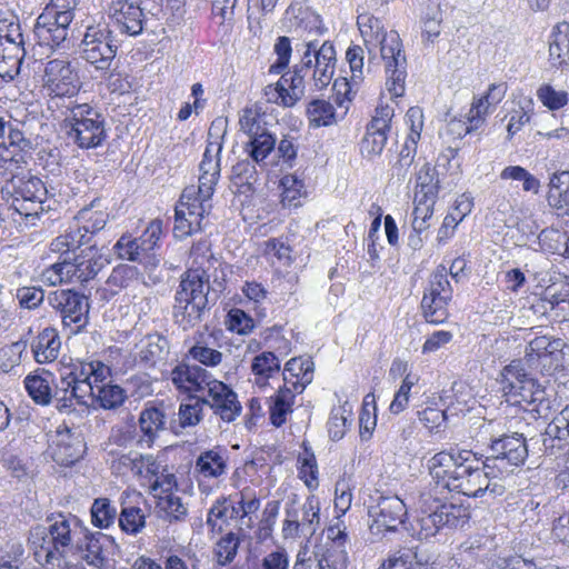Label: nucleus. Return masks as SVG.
Segmentation results:
<instances>
[{
    "label": "nucleus",
    "instance_id": "1",
    "mask_svg": "<svg viewBox=\"0 0 569 569\" xmlns=\"http://www.w3.org/2000/svg\"><path fill=\"white\" fill-rule=\"evenodd\" d=\"M202 266H190L181 274L174 295L173 318L183 330L201 323L226 289V271L218 270L214 261Z\"/></svg>",
    "mask_w": 569,
    "mask_h": 569
},
{
    "label": "nucleus",
    "instance_id": "2",
    "mask_svg": "<svg viewBox=\"0 0 569 569\" xmlns=\"http://www.w3.org/2000/svg\"><path fill=\"white\" fill-rule=\"evenodd\" d=\"M357 26L367 46L373 42L380 44V53L386 67V89L391 98L402 97L407 59L399 34L396 31L386 32L382 22L367 11L359 12Z\"/></svg>",
    "mask_w": 569,
    "mask_h": 569
},
{
    "label": "nucleus",
    "instance_id": "3",
    "mask_svg": "<svg viewBox=\"0 0 569 569\" xmlns=\"http://www.w3.org/2000/svg\"><path fill=\"white\" fill-rule=\"evenodd\" d=\"M417 507L419 517L416 520L413 530L421 540L429 539L443 528H461L470 518L467 507L455 503H442L430 491H422L419 495Z\"/></svg>",
    "mask_w": 569,
    "mask_h": 569
},
{
    "label": "nucleus",
    "instance_id": "4",
    "mask_svg": "<svg viewBox=\"0 0 569 569\" xmlns=\"http://www.w3.org/2000/svg\"><path fill=\"white\" fill-rule=\"evenodd\" d=\"M78 529L79 521L76 517L69 519L62 515H59L48 528H34L30 542L36 561L41 566H48L66 557Z\"/></svg>",
    "mask_w": 569,
    "mask_h": 569
},
{
    "label": "nucleus",
    "instance_id": "5",
    "mask_svg": "<svg viewBox=\"0 0 569 569\" xmlns=\"http://www.w3.org/2000/svg\"><path fill=\"white\" fill-rule=\"evenodd\" d=\"M64 119L67 134L81 149H94L107 139L106 117L89 103H74Z\"/></svg>",
    "mask_w": 569,
    "mask_h": 569
},
{
    "label": "nucleus",
    "instance_id": "6",
    "mask_svg": "<svg viewBox=\"0 0 569 569\" xmlns=\"http://www.w3.org/2000/svg\"><path fill=\"white\" fill-rule=\"evenodd\" d=\"M528 457L526 438L513 432L491 440L489 455L482 462L483 468L497 469L500 473H510L523 465Z\"/></svg>",
    "mask_w": 569,
    "mask_h": 569
},
{
    "label": "nucleus",
    "instance_id": "7",
    "mask_svg": "<svg viewBox=\"0 0 569 569\" xmlns=\"http://www.w3.org/2000/svg\"><path fill=\"white\" fill-rule=\"evenodd\" d=\"M501 385L508 401L513 405H533L545 399V390L522 368L521 361H511L501 371Z\"/></svg>",
    "mask_w": 569,
    "mask_h": 569
},
{
    "label": "nucleus",
    "instance_id": "8",
    "mask_svg": "<svg viewBox=\"0 0 569 569\" xmlns=\"http://www.w3.org/2000/svg\"><path fill=\"white\" fill-rule=\"evenodd\" d=\"M306 47L301 68H296L293 72L282 74L274 86L266 87L264 94L269 102L292 107L303 96V79L312 67L311 48H315V42H308Z\"/></svg>",
    "mask_w": 569,
    "mask_h": 569
},
{
    "label": "nucleus",
    "instance_id": "9",
    "mask_svg": "<svg viewBox=\"0 0 569 569\" xmlns=\"http://www.w3.org/2000/svg\"><path fill=\"white\" fill-rule=\"evenodd\" d=\"M49 305L60 315L62 325L70 335L78 333L88 323L89 300L73 290H56L48 296Z\"/></svg>",
    "mask_w": 569,
    "mask_h": 569
},
{
    "label": "nucleus",
    "instance_id": "10",
    "mask_svg": "<svg viewBox=\"0 0 569 569\" xmlns=\"http://www.w3.org/2000/svg\"><path fill=\"white\" fill-rule=\"evenodd\" d=\"M320 527V501L311 495L302 505L295 501L287 505L282 525L283 538L311 537Z\"/></svg>",
    "mask_w": 569,
    "mask_h": 569
},
{
    "label": "nucleus",
    "instance_id": "11",
    "mask_svg": "<svg viewBox=\"0 0 569 569\" xmlns=\"http://www.w3.org/2000/svg\"><path fill=\"white\" fill-rule=\"evenodd\" d=\"M452 298V288L448 280V270L439 266L430 277L428 288L421 300L426 320L430 323H443L448 318V303Z\"/></svg>",
    "mask_w": 569,
    "mask_h": 569
},
{
    "label": "nucleus",
    "instance_id": "12",
    "mask_svg": "<svg viewBox=\"0 0 569 569\" xmlns=\"http://www.w3.org/2000/svg\"><path fill=\"white\" fill-rule=\"evenodd\" d=\"M117 47L113 44L111 31L100 26L87 28L81 41L82 58L97 70L106 72L110 69L116 57Z\"/></svg>",
    "mask_w": 569,
    "mask_h": 569
},
{
    "label": "nucleus",
    "instance_id": "13",
    "mask_svg": "<svg viewBox=\"0 0 569 569\" xmlns=\"http://www.w3.org/2000/svg\"><path fill=\"white\" fill-rule=\"evenodd\" d=\"M222 142L220 134L217 132L216 140L209 141L203 152L202 160L199 164L200 176L198 187L189 186L194 191V202L211 204L210 200L213 196L216 184L220 177V153Z\"/></svg>",
    "mask_w": 569,
    "mask_h": 569
},
{
    "label": "nucleus",
    "instance_id": "14",
    "mask_svg": "<svg viewBox=\"0 0 569 569\" xmlns=\"http://www.w3.org/2000/svg\"><path fill=\"white\" fill-rule=\"evenodd\" d=\"M473 458V452L459 448H450L433 455L427 462L429 475L437 487L450 490L451 482L459 475V469Z\"/></svg>",
    "mask_w": 569,
    "mask_h": 569
},
{
    "label": "nucleus",
    "instance_id": "15",
    "mask_svg": "<svg viewBox=\"0 0 569 569\" xmlns=\"http://www.w3.org/2000/svg\"><path fill=\"white\" fill-rule=\"evenodd\" d=\"M200 396L204 407H209L224 422L234 421L241 413L242 407L237 393L214 377Z\"/></svg>",
    "mask_w": 569,
    "mask_h": 569
},
{
    "label": "nucleus",
    "instance_id": "16",
    "mask_svg": "<svg viewBox=\"0 0 569 569\" xmlns=\"http://www.w3.org/2000/svg\"><path fill=\"white\" fill-rule=\"evenodd\" d=\"M192 188H184L176 207L174 236L186 238L202 229L201 222L209 213L211 204L194 202Z\"/></svg>",
    "mask_w": 569,
    "mask_h": 569
},
{
    "label": "nucleus",
    "instance_id": "17",
    "mask_svg": "<svg viewBox=\"0 0 569 569\" xmlns=\"http://www.w3.org/2000/svg\"><path fill=\"white\" fill-rule=\"evenodd\" d=\"M98 382H71L66 378L56 381V407L61 412H71L76 406H94Z\"/></svg>",
    "mask_w": 569,
    "mask_h": 569
},
{
    "label": "nucleus",
    "instance_id": "18",
    "mask_svg": "<svg viewBox=\"0 0 569 569\" xmlns=\"http://www.w3.org/2000/svg\"><path fill=\"white\" fill-rule=\"evenodd\" d=\"M44 88L56 97H71L80 88V81L71 63L63 59L50 60L44 68Z\"/></svg>",
    "mask_w": 569,
    "mask_h": 569
},
{
    "label": "nucleus",
    "instance_id": "19",
    "mask_svg": "<svg viewBox=\"0 0 569 569\" xmlns=\"http://www.w3.org/2000/svg\"><path fill=\"white\" fill-rule=\"evenodd\" d=\"M73 16H59L53 9H44L33 28L39 46L59 48L67 40Z\"/></svg>",
    "mask_w": 569,
    "mask_h": 569
},
{
    "label": "nucleus",
    "instance_id": "20",
    "mask_svg": "<svg viewBox=\"0 0 569 569\" xmlns=\"http://www.w3.org/2000/svg\"><path fill=\"white\" fill-rule=\"evenodd\" d=\"M368 513L372 518L371 530L396 531L405 522L407 507L398 496H379Z\"/></svg>",
    "mask_w": 569,
    "mask_h": 569
},
{
    "label": "nucleus",
    "instance_id": "21",
    "mask_svg": "<svg viewBox=\"0 0 569 569\" xmlns=\"http://www.w3.org/2000/svg\"><path fill=\"white\" fill-rule=\"evenodd\" d=\"M83 552L82 559L96 569H114L113 556L118 550L114 539L106 533H86L84 547L78 543Z\"/></svg>",
    "mask_w": 569,
    "mask_h": 569
},
{
    "label": "nucleus",
    "instance_id": "22",
    "mask_svg": "<svg viewBox=\"0 0 569 569\" xmlns=\"http://www.w3.org/2000/svg\"><path fill=\"white\" fill-rule=\"evenodd\" d=\"M167 412L162 401H148L141 410L138 419L139 437L137 447L140 449L151 448L166 429Z\"/></svg>",
    "mask_w": 569,
    "mask_h": 569
},
{
    "label": "nucleus",
    "instance_id": "23",
    "mask_svg": "<svg viewBox=\"0 0 569 569\" xmlns=\"http://www.w3.org/2000/svg\"><path fill=\"white\" fill-rule=\"evenodd\" d=\"M50 453L52 459L61 466H70L82 458L86 443L79 432L67 426H60L51 437Z\"/></svg>",
    "mask_w": 569,
    "mask_h": 569
},
{
    "label": "nucleus",
    "instance_id": "24",
    "mask_svg": "<svg viewBox=\"0 0 569 569\" xmlns=\"http://www.w3.org/2000/svg\"><path fill=\"white\" fill-rule=\"evenodd\" d=\"M170 379L180 392L192 396L204 393L213 376L207 369L198 365L180 362L171 370Z\"/></svg>",
    "mask_w": 569,
    "mask_h": 569
},
{
    "label": "nucleus",
    "instance_id": "25",
    "mask_svg": "<svg viewBox=\"0 0 569 569\" xmlns=\"http://www.w3.org/2000/svg\"><path fill=\"white\" fill-rule=\"evenodd\" d=\"M566 349H569V346L563 339L540 336L528 343L525 358L530 365L543 361L558 368L562 366Z\"/></svg>",
    "mask_w": 569,
    "mask_h": 569
},
{
    "label": "nucleus",
    "instance_id": "26",
    "mask_svg": "<svg viewBox=\"0 0 569 569\" xmlns=\"http://www.w3.org/2000/svg\"><path fill=\"white\" fill-rule=\"evenodd\" d=\"M109 17L122 33L138 36L143 30L144 14L133 0L113 1L109 7Z\"/></svg>",
    "mask_w": 569,
    "mask_h": 569
},
{
    "label": "nucleus",
    "instance_id": "27",
    "mask_svg": "<svg viewBox=\"0 0 569 569\" xmlns=\"http://www.w3.org/2000/svg\"><path fill=\"white\" fill-rule=\"evenodd\" d=\"M542 445L550 456L557 457L569 450V403L546 427Z\"/></svg>",
    "mask_w": 569,
    "mask_h": 569
},
{
    "label": "nucleus",
    "instance_id": "28",
    "mask_svg": "<svg viewBox=\"0 0 569 569\" xmlns=\"http://www.w3.org/2000/svg\"><path fill=\"white\" fill-rule=\"evenodd\" d=\"M107 260L98 252L94 244L81 250L72 260L68 259L71 281L87 282L93 279L104 267Z\"/></svg>",
    "mask_w": 569,
    "mask_h": 569
},
{
    "label": "nucleus",
    "instance_id": "29",
    "mask_svg": "<svg viewBox=\"0 0 569 569\" xmlns=\"http://www.w3.org/2000/svg\"><path fill=\"white\" fill-rule=\"evenodd\" d=\"M118 258L138 262L146 269H153L159 264V258L154 252H150L142 246L138 238L123 234L113 247Z\"/></svg>",
    "mask_w": 569,
    "mask_h": 569
},
{
    "label": "nucleus",
    "instance_id": "30",
    "mask_svg": "<svg viewBox=\"0 0 569 569\" xmlns=\"http://www.w3.org/2000/svg\"><path fill=\"white\" fill-rule=\"evenodd\" d=\"M315 53V69L312 72L313 84L317 89L326 88L333 76L336 50L332 43L326 41L320 48H311V53Z\"/></svg>",
    "mask_w": 569,
    "mask_h": 569
},
{
    "label": "nucleus",
    "instance_id": "31",
    "mask_svg": "<svg viewBox=\"0 0 569 569\" xmlns=\"http://www.w3.org/2000/svg\"><path fill=\"white\" fill-rule=\"evenodd\" d=\"M109 375V368L98 360L92 361H77L70 366H64L60 370L59 378H66L71 382L92 381L103 382Z\"/></svg>",
    "mask_w": 569,
    "mask_h": 569
},
{
    "label": "nucleus",
    "instance_id": "32",
    "mask_svg": "<svg viewBox=\"0 0 569 569\" xmlns=\"http://www.w3.org/2000/svg\"><path fill=\"white\" fill-rule=\"evenodd\" d=\"M289 378L286 376L284 383L278 392L269 399V418L272 426L279 428L287 421V416L292 412L296 392L289 386Z\"/></svg>",
    "mask_w": 569,
    "mask_h": 569
},
{
    "label": "nucleus",
    "instance_id": "33",
    "mask_svg": "<svg viewBox=\"0 0 569 569\" xmlns=\"http://www.w3.org/2000/svg\"><path fill=\"white\" fill-rule=\"evenodd\" d=\"M61 348V340L54 328H44L32 341L31 350L38 363L54 361Z\"/></svg>",
    "mask_w": 569,
    "mask_h": 569
},
{
    "label": "nucleus",
    "instance_id": "34",
    "mask_svg": "<svg viewBox=\"0 0 569 569\" xmlns=\"http://www.w3.org/2000/svg\"><path fill=\"white\" fill-rule=\"evenodd\" d=\"M226 450L220 448L201 452L194 463V472L203 478H219L227 472Z\"/></svg>",
    "mask_w": 569,
    "mask_h": 569
},
{
    "label": "nucleus",
    "instance_id": "35",
    "mask_svg": "<svg viewBox=\"0 0 569 569\" xmlns=\"http://www.w3.org/2000/svg\"><path fill=\"white\" fill-rule=\"evenodd\" d=\"M549 62L555 68L569 66V23L566 21L559 22L552 30Z\"/></svg>",
    "mask_w": 569,
    "mask_h": 569
},
{
    "label": "nucleus",
    "instance_id": "36",
    "mask_svg": "<svg viewBox=\"0 0 569 569\" xmlns=\"http://www.w3.org/2000/svg\"><path fill=\"white\" fill-rule=\"evenodd\" d=\"M7 189L11 188L13 191V199L21 198V200H38L44 201L47 197V188L43 181L36 176L14 177L6 186Z\"/></svg>",
    "mask_w": 569,
    "mask_h": 569
},
{
    "label": "nucleus",
    "instance_id": "37",
    "mask_svg": "<svg viewBox=\"0 0 569 569\" xmlns=\"http://www.w3.org/2000/svg\"><path fill=\"white\" fill-rule=\"evenodd\" d=\"M52 375L43 371L41 375H29L24 379V387L31 399L41 406H47L56 400V388H51Z\"/></svg>",
    "mask_w": 569,
    "mask_h": 569
},
{
    "label": "nucleus",
    "instance_id": "38",
    "mask_svg": "<svg viewBox=\"0 0 569 569\" xmlns=\"http://www.w3.org/2000/svg\"><path fill=\"white\" fill-rule=\"evenodd\" d=\"M313 362L310 359L292 358L286 366L283 371V380L286 376L289 378V386L296 392H302L312 381Z\"/></svg>",
    "mask_w": 569,
    "mask_h": 569
},
{
    "label": "nucleus",
    "instance_id": "39",
    "mask_svg": "<svg viewBox=\"0 0 569 569\" xmlns=\"http://www.w3.org/2000/svg\"><path fill=\"white\" fill-rule=\"evenodd\" d=\"M547 200L550 207L569 216V171L555 173L550 179Z\"/></svg>",
    "mask_w": 569,
    "mask_h": 569
},
{
    "label": "nucleus",
    "instance_id": "40",
    "mask_svg": "<svg viewBox=\"0 0 569 569\" xmlns=\"http://www.w3.org/2000/svg\"><path fill=\"white\" fill-rule=\"evenodd\" d=\"M256 164L249 160H241L232 167L231 181L238 193L249 197L254 192V186L259 180Z\"/></svg>",
    "mask_w": 569,
    "mask_h": 569
},
{
    "label": "nucleus",
    "instance_id": "41",
    "mask_svg": "<svg viewBox=\"0 0 569 569\" xmlns=\"http://www.w3.org/2000/svg\"><path fill=\"white\" fill-rule=\"evenodd\" d=\"M24 56L22 46L0 40V77L13 79L20 71Z\"/></svg>",
    "mask_w": 569,
    "mask_h": 569
},
{
    "label": "nucleus",
    "instance_id": "42",
    "mask_svg": "<svg viewBox=\"0 0 569 569\" xmlns=\"http://www.w3.org/2000/svg\"><path fill=\"white\" fill-rule=\"evenodd\" d=\"M156 508L159 517L169 522H181L188 516V506L176 492L158 495Z\"/></svg>",
    "mask_w": 569,
    "mask_h": 569
},
{
    "label": "nucleus",
    "instance_id": "43",
    "mask_svg": "<svg viewBox=\"0 0 569 569\" xmlns=\"http://www.w3.org/2000/svg\"><path fill=\"white\" fill-rule=\"evenodd\" d=\"M108 218L109 214L106 208L101 207L99 199H94L88 207L82 208L76 217L78 223L91 236L106 227Z\"/></svg>",
    "mask_w": 569,
    "mask_h": 569
},
{
    "label": "nucleus",
    "instance_id": "44",
    "mask_svg": "<svg viewBox=\"0 0 569 569\" xmlns=\"http://www.w3.org/2000/svg\"><path fill=\"white\" fill-rule=\"evenodd\" d=\"M439 193V179L435 168L425 163L417 173L415 197L417 199L437 200Z\"/></svg>",
    "mask_w": 569,
    "mask_h": 569
},
{
    "label": "nucleus",
    "instance_id": "45",
    "mask_svg": "<svg viewBox=\"0 0 569 569\" xmlns=\"http://www.w3.org/2000/svg\"><path fill=\"white\" fill-rule=\"evenodd\" d=\"M109 455L111 456V469L114 473L120 476L131 473L136 477H141L140 452L133 450L129 452L111 450Z\"/></svg>",
    "mask_w": 569,
    "mask_h": 569
},
{
    "label": "nucleus",
    "instance_id": "46",
    "mask_svg": "<svg viewBox=\"0 0 569 569\" xmlns=\"http://www.w3.org/2000/svg\"><path fill=\"white\" fill-rule=\"evenodd\" d=\"M127 399V392L118 385L98 382L94 406L104 410L121 407Z\"/></svg>",
    "mask_w": 569,
    "mask_h": 569
},
{
    "label": "nucleus",
    "instance_id": "47",
    "mask_svg": "<svg viewBox=\"0 0 569 569\" xmlns=\"http://www.w3.org/2000/svg\"><path fill=\"white\" fill-rule=\"evenodd\" d=\"M347 535L343 531L338 530L333 537L335 547L328 549L327 552L318 561V569H347L348 555L343 550L342 543Z\"/></svg>",
    "mask_w": 569,
    "mask_h": 569
},
{
    "label": "nucleus",
    "instance_id": "48",
    "mask_svg": "<svg viewBox=\"0 0 569 569\" xmlns=\"http://www.w3.org/2000/svg\"><path fill=\"white\" fill-rule=\"evenodd\" d=\"M417 153V143L413 140H406L401 147L397 160L391 166V179L398 182L406 180L410 174V169Z\"/></svg>",
    "mask_w": 569,
    "mask_h": 569
},
{
    "label": "nucleus",
    "instance_id": "49",
    "mask_svg": "<svg viewBox=\"0 0 569 569\" xmlns=\"http://www.w3.org/2000/svg\"><path fill=\"white\" fill-rule=\"evenodd\" d=\"M251 371L256 376L257 383H264L267 379L280 371V360L273 352L263 351L253 358Z\"/></svg>",
    "mask_w": 569,
    "mask_h": 569
},
{
    "label": "nucleus",
    "instance_id": "50",
    "mask_svg": "<svg viewBox=\"0 0 569 569\" xmlns=\"http://www.w3.org/2000/svg\"><path fill=\"white\" fill-rule=\"evenodd\" d=\"M168 340L164 337L158 333L149 335L143 341L139 356L146 363L156 365L158 361L164 359L168 353Z\"/></svg>",
    "mask_w": 569,
    "mask_h": 569
},
{
    "label": "nucleus",
    "instance_id": "51",
    "mask_svg": "<svg viewBox=\"0 0 569 569\" xmlns=\"http://www.w3.org/2000/svg\"><path fill=\"white\" fill-rule=\"evenodd\" d=\"M204 405L200 395L189 396L179 407L178 417L182 428L194 427L203 419Z\"/></svg>",
    "mask_w": 569,
    "mask_h": 569
},
{
    "label": "nucleus",
    "instance_id": "52",
    "mask_svg": "<svg viewBox=\"0 0 569 569\" xmlns=\"http://www.w3.org/2000/svg\"><path fill=\"white\" fill-rule=\"evenodd\" d=\"M276 147V137L268 130L250 137L248 142L249 156L253 162L261 164L264 159L273 151Z\"/></svg>",
    "mask_w": 569,
    "mask_h": 569
},
{
    "label": "nucleus",
    "instance_id": "53",
    "mask_svg": "<svg viewBox=\"0 0 569 569\" xmlns=\"http://www.w3.org/2000/svg\"><path fill=\"white\" fill-rule=\"evenodd\" d=\"M388 131L367 126V131L360 143V151L365 158L372 159L380 156L387 143Z\"/></svg>",
    "mask_w": 569,
    "mask_h": 569
},
{
    "label": "nucleus",
    "instance_id": "54",
    "mask_svg": "<svg viewBox=\"0 0 569 569\" xmlns=\"http://www.w3.org/2000/svg\"><path fill=\"white\" fill-rule=\"evenodd\" d=\"M239 126L249 138L268 130L266 116L258 107L244 108L239 118Z\"/></svg>",
    "mask_w": 569,
    "mask_h": 569
},
{
    "label": "nucleus",
    "instance_id": "55",
    "mask_svg": "<svg viewBox=\"0 0 569 569\" xmlns=\"http://www.w3.org/2000/svg\"><path fill=\"white\" fill-rule=\"evenodd\" d=\"M335 107L325 100H313L308 107L310 123L315 127L330 126L335 122Z\"/></svg>",
    "mask_w": 569,
    "mask_h": 569
},
{
    "label": "nucleus",
    "instance_id": "56",
    "mask_svg": "<svg viewBox=\"0 0 569 569\" xmlns=\"http://www.w3.org/2000/svg\"><path fill=\"white\" fill-rule=\"evenodd\" d=\"M117 510L107 498H98L91 506L92 523L98 528H108L114 522Z\"/></svg>",
    "mask_w": 569,
    "mask_h": 569
},
{
    "label": "nucleus",
    "instance_id": "57",
    "mask_svg": "<svg viewBox=\"0 0 569 569\" xmlns=\"http://www.w3.org/2000/svg\"><path fill=\"white\" fill-rule=\"evenodd\" d=\"M485 468H480L479 459L469 461V471L467 475L468 479L466 481L463 495L468 497H482L483 489L482 486L486 483V475L483 471Z\"/></svg>",
    "mask_w": 569,
    "mask_h": 569
},
{
    "label": "nucleus",
    "instance_id": "58",
    "mask_svg": "<svg viewBox=\"0 0 569 569\" xmlns=\"http://www.w3.org/2000/svg\"><path fill=\"white\" fill-rule=\"evenodd\" d=\"M121 529L130 535H137L146 526V516L138 507H124L119 516Z\"/></svg>",
    "mask_w": 569,
    "mask_h": 569
},
{
    "label": "nucleus",
    "instance_id": "59",
    "mask_svg": "<svg viewBox=\"0 0 569 569\" xmlns=\"http://www.w3.org/2000/svg\"><path fill=\"white\" fill-rule=\"evenodd\" d=\"M282 188L281 202L283 207H298L302 196L303 182L295 174H286L280 180Z\"/></svg>",
    "mask_w": 569,
    "mask_h": 569
},
{
    "label": "nucleus",
    "instance_id": "60",
    "mask_svg": "<svg viewBox=\"0 0 569 569\" xmlns=\"http://www.w3.org/2000/svg\"><path fill=\"white\" fill-rule=\"evenodd\" d=\"M238 548L239 539L234 533L229 532L226 536L221 537L214 548V556L217 558V562L220 566H226L230 563L234 559Z\"/></svg>",
    "mask_w": 569,
    "mask_h": 569
},
{
    "label": "nucleus",
    "instance_id": "61",
    "mask_svg": "<svg viewBox=\"0 0 569 569\" xmlns=\"http://www.w3.org/2000/svg\"><path fill=\"white\" fill-rule=\"evenodd\" d=\"M541 300L548 303L551 310L559 308L563 312H569V284L562 283L560 288L556 284L547 287L542 292Z\"/></svg>",
    "mask_w": 569,
    "mask_h": 569
},
{
    "label": "nucleus",
    "instance_id": "62",
    "mask_svg": "<svg viewBox=\"0 0 569 569\" xmlns=\"http://www.w3.org/2000/svg\"><path fill=\"white\" fill-rule=\"evenodd\" d=\"M189 356L206 367H217L222 362L223 355L201 341L196 342L188 351Z\"/></svg>",
    "mask_w": 569,
    "mask_h": 569
},
{
    "label": "nucleus",
    "instance_id": "63",
    "mask_svg": "<svg viewBox=\"0 0 569 569\" xmlns=\"http://www.w3.org/2000/svg\"><path fill=\"white\" fill-rule=\"evenodd\" d=\"M139 435L134 425H117L113 426L109 435V445H114L121 449L136 445Z\"/></svg>",
    "mask_w": 569,
    "mask_h": 569
},
{
    "label": "nucleus",
    "instance_id": "64",
    "mask_svg": "<svg viewBox=\"0 0 569 569\" xmlns=\"http://www.w3.org/2000/svg\"><path fill=\"white\" fill-rule=\"evenodd\" d=\"M537 97L549 110H559L568 103V92L556 90L550 84H542L537 90Z\"/></svg>",
    "mask_w": 569,
    "mask_h": 569
}]
</instances>
